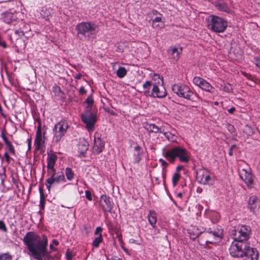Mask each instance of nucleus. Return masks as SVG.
Here are the masks:
<instances>
[{
    "label": "nucleus",
    "instance_id": "obj_53",
    "mask_svg": "<svg viewBox=\"0 0 260 260\" xmlns=\"http://www.w3.org/2000/svg\"><path fill=\"white\" fill-rule=\"evenodd\" d=\"M235 110H236V109L235 107H232L228 110V112L230 114H233L235 111Z\"/></svg>",
    "mask_w": 260,
    "mask_h": 260
},
{
    "label": "nucleus",
    "instance_id": "obj_18",
    "mask_svg": "<svg viewBox=\"0 0 260 260\" xmlns=\"http://www.w3.org/2000/svg\"><path fill=\"white\" fill-rule=\"evenodd\" d=\"M244 256H245V260H258L259 253L256 248H251L248 245L244 252Z\"/></svg>",
    "mask_w": 260,
    "mask_h": 260
},
{
    "label": "nucleus",
    "instance_id": "obj_3",
    "mask_svg": "<svg viewBox=\"0 0 260 260\" xmlns=\"http://www.w3.org/2000/svg\"><path fill=\"white\" fill-rule=\"evenodd\" d=\"M77 35H81L84 37H89L96 35L99 30L98 26L90 22H82L78 23L76 27Z\"/></svg>",
    "mask_w": 260,
    "mask_h": 260
},
{
    "label": "nucleus",
    "instance_id": "obj_61",
    "mask_svg": "<svg viewBox=\"0 0 260 260\" xmlns=\"http://www.w3.org/2000/svg\"><path fill=\"white\" fill-rule=\"evenodd\" d=\"M177 196H178V197L180 198H182V193H180V192L178 193L177 194Z\"/></svg>",
    "mask_w": 260,
    "mask_h": 260
},
{
    "label": "nucleus",
    "instance_id": "obj_13",
    "mask_svg": "<svg viewBox=\"0 0 260 260\" xmlns=\"http://www.w3.org/2000/svg\"><path fill=\"white\" fill-rule=\"evenodd\" d=\"M53 174H51V177L47 179L46 181L45 184L47 188L49 190L52 184L54 183H59L61 181H65V177L63 173H58L56 175L55 170L53 171Z\"/></svg>",
    "mask_w": 260,
    "mask_h": 260
},
{
    "label": "nucleus",
    "instance_id": "obj_10",
    "mask_svg": "<svg viewBox=\"0 0 260 260\" xmlns=\"http://www.w3.org/2000/svg\"><path fill=\"white\" fill-rule=\"evenodd\" d=\"M68 128L69 125L64 120L59 121L55 125L53 132L56 142H57L60 140L61 138L64 136Z\"/></svg>",
    "mask_w": 260,
    "mask_h": 260
},
{
    "label": "nucleus",
    "instance_id": "obj_39",
    "mask_svg": "<svg viewBox=\"0 0 260 260\" xmlns=\"http://www.w3.org/2000/svg\"><path fill=\"white\" fill-rule=\"evenodd\" d=\"M85 103L87 106H92L93 104V100L91 96H89L86 100Z\"/></svg>",
    "mask_w": 260,
    "mask_h": 260
},
{
    "label": "nucleus",
    "instance_id": "obj_42",
    "mask_svg": "<svg viewBox=\"0 0 260 260\" xmlns=\"http://www.w3.org/2000/svg\"><path fill=\"white\" fill-rule=\"evenodd\" d=\"M0 230L4 232L7 231L6 225L2 220H0Z\"/></svg>",
    "mask_w": 260,
    "mask_h": 260
},
{
    "label": "nucleus",
    "instance_id": "obj_40",
    "mask_svg": "<svg viewBox=\"0 0 260 260\" xmlns=\"http://www.w3.org/2000/svg\"><path fill=\"white\" fill-rule=\"evenodd\" d=\"M0 260H11V256L7 253H5L0 255Z\"/></svg>",
    "mask_w": 260,
    "mask_h": 260
},
{
    "label": "nucleus",
    "instance_id": "obj_44",
    "mask_svg": "<svg viewBox=\"0 0 260 260\" xmlns=\"http://www.w3.org/2000/svg\"><path fill=\"white\" fill-rule=\"evenodd\" d=\"M92 106L87 105L86 107V108H85V114H90L91 113L93 112L92 111Z\"/></svg>",
    "mask_w": 260,
    "mask_h": 260
},
{
    "label": "nucleus",
    "instance_id": "obj_32",
    "mask_svg": "<svg viewBox=\"0 0 260 260\" xmlns=\"http://www.w3.org/2000/svg\"><path fill=\"white\" fill-rule=\"evenodd\" d=\"M126 73L127 71L125 68L122 67H119L116 72L117 76L120 78H123L126 75Z\"/></svg>",
    "mask_w": 260,
    "mask_h": 260
},
{
    "label": "nucleus",
    "instance_id": "obj_14",
    "mask_svg": "<svg viewBox=\"0 0 260 260\" xmlns=\"http://www.w3.org/2000/svg\"><path fill=\"white\" fill-rule=\"evenodd\" d=\"M150 95L153 98H163L167 95V92L163 83L153 86Z\"/></svg>",
    "mask_w": 260,
    "mask_h": 260
},
{
    "label": "nucleus",
    "instance_id": "obj_8",
    "mask_svg": "<svg viewBox=\"0 0 260 260\" xmlns=\"http://www.w3.org/2000/svg\"><path fill=\"white\" fill-rule=\"evenodd\" d=\"M251 228L248 225H240L235 230L234 239L246 242L251 235Z\"/></svg>",
    "mask_w": 260,
    "mask_h": 260
},
{
    "label": "nucleus",
    "instance_id": "obj_27",
    "mask_svg": "<svg viewBox=\"0 0 260 260\" xmlns=\"http://www.w3.org/2000/svg\"><path fill=\"white\" fill-rule=\"evenodd\" d=\"M156 17L152 20V27L155 28H160L164 26V22L162 21L161 15Z\"/></svg>",
    "mask_w": 260,
    "mask_h": 260
},
{
    "label": "nucleus",
    "instance_id": "obj_29",
    "mask_svg": "<svg viewBox=\"0 0 260 260\" xmlns=\"http://www.w3.org/2000/svg\"><path fill=\"white\" fill-rule=\"evenodd\" d=\"M152 85H157L158 84L163 83L162 78L158 75L154 74L152 76Z\"/></svg>",
    "mask_w": 260,
    "mask_h": 260
},
{
    "label": "nucleus",
    "instance_id": "obj_49",
    "mask_svg": "<svg viewBox=\"0 0 260 260\" xmlns=\"http://www.w3.org/2000/svg\"><path fill=\"white\" fill-rule=\"evenodd\" d=\"M1 137L4 141V142L6 144L7 142H9V141L8 140L7 138L6 137L4 133H2L1 134Z\"/></svg>",
    "mask_w": 260,
    "mask_h": 260
},
{
    "label": "nucleus",
    "instance_id": "obj_62",
    "mask_svg": "<svg viewBox=\"0 0 260 260\" xmlns=\"http://www.w3.org/2000/svg\"><path fill=\"white\" fill-rule=\"evenodd\" d=\"M50 248L51 249L53 250V245H52V244H50Z\"/></svg>",
    "mask_w": 260,
    "mask_h": 260
},
{
    "label": "nucleus",
    "instance_id": "obj_28",
    "mask_svg": "<svg viewBox=\"0 0 260 260\" xmlns=\"http://www.w3.org/2000/svg\"><path fill=\"white\" fill-rule=\"evenodd\" d=\"M161 133L169 141L171 142L176 141V136L175 134L166 132L165 131V128L161 130Z\"/></svg>",
    "mask_w": 260,
    "mask_h": 260
},
{
    "label": "nucleus",
    "instance_id": "obj_4",
    "mask_svg": "<svg viewBox=\"0 0 260 260\" xmlns=\"http://www.w3.org/2000/svg\"><path fill=\"white\" fill-rule=\"evenodd\" d=\"M172 89L178 96L188 100L194 101L193 96L196 95L191 88L187 85L176 84L172 86Z\"/></svg>",
    "mask_w": 260,
    "mask_h": 260
},
{
    "label": "nucleus",
    "instance_id": "obj_41",
    "mask_svg": "<svg viewBox=\"0 0 260 260\" xmlns=\"http://www.w3.org/2000/svg\"><path fill=\"white\" fill-rule=\"evenodd\" d=\"M152 84V83L151 81H147L143 84V87L144 89H148L149 90L150 87Z\"/></svg>",
    "mask_w": 260,
    "mask_h": 260
},
{
    "label": "nucleus",
    "instance_id": "obj_21",
    "mask_svg": "<svg viewBox=\"0 0 260 260\" xmlns=\"http://www.w3.org/2000/svg\"><path fill=\"white\" fill-rule=\"evenodd\" d=\"M143 154V151L142 147L137 144L134 147V153L133 156V162L135 164L139 163L142 157Z\"/></svg>",
    "mask_w": 260,
    "mask_h": 260
},
{
    "label": "nucleus",
    "instance_id": "obj_30",
    "mask_svg": "<svg viewBox=\"0 0 260 260\" xmlns=\"http://www.w3.org/2000/svg\"><path fill=\"white\" fill-rule=\"evenodd\" d=\"M78 149L80 153H84L88 149L87 142L83 141L80 142L78 146Z\"/></svg>",
    "mask_w": 260,
    "mask_h": 260
},
{
    "label": "nucleus",
    "instance_id": "obj_34",
    "mask_svg": "<svg viewBox=\"0 0 260 260\" xmlns=\"http://www.w3.org/2000/svg\"><path fill=\"white\" fill-rule=\"evenodd\" d=\"M102 241L103 237L102 234H100L93 240L92 243V245L94 247L98 248L99 247V245L102 242Z\"/></svg>",
    "mask_w": 260,
    "mask_h": 260
},
{
    "label": "nucleus",
    "instance_id": "obj_33",
    "mask_svg": "<svg viewBox=\"0 0 260 260\" xmlns=\"http://www.w3.org/2000/svg\"><path fill=\"white\" fill-rule=\"evenodd\" d=\"M65 173L68 180L71 181L74 178V173L70 168H67L65 170Z\"/></svg>",
    "mask_w": 260,
    "mask_h": 260
},
{
    "label": "nucleus",
    "instance_id": "obj_47",
    "mask_svg": "<svg viewBox=\"0 0 260 260\" xmlns=\"http://www.w3.org/2000/svg\"><path fill=\"white\" fill-rule=\"evenodd\" d=\"M66 255H67V257L68 260H72V259L73 255H72V253L70 251H68L67 252Z\"/></svg>",
    "mask_w": 260,
    "mask_h": 260
},
{
    "label": "nucleus",
    "instance_id": "obj_17",
    "mask_svg": "<svg viewBox=\"0 0 260 260\" xmlns=\"http://www.w3.org/2000/svg\"><path fill=\"white\" fill-rule=\"evenodd\" d=\"M239 175L248 187L251 186L253 183V177L250 172L242 169L239 172Z\"/></svg>",
    "mask_w": 260,
    "mask_h": 260
},
{
    "label": "nucleus",
    "instance_id": "obj_36",
    "mask_svg": "<svg viewBox=\"0 0 260 260\" xmlns=\"http://www.w3.org/2000/svg\"><path fill=\"white\" fill-rule=\"evenodd\" d=\"M180 178V174L179 172H176L172 178V181L174 186H176Z\"/></svg>",
    "mask_w": 260,
    "mask_h": 260
},
{
    "label": "nucleus",
    "instance_id": "obj_37",
    "mask_svg": "<svg viewBox=\"0 0 260 260\" xmlns=\"http://www.w3.org/2000/svg\"><path fill=\"white\" fill-rule=\"evenodd\" d=\"M244 132L248 136H251L254 134L253 129L248 125H246L244 129Z\"/></svg>",
    "mask_w": 260,
    "mask_h": 260
},
{
    "label": "nucleus",
    "instance_id": "obj_52",
    "mask_svg": "<svg viewBox=\"0 0 260 260\" xmlns=\"http://www.w3.org/2000/svg\"><path fill=\"white\" fill-rule=\"evenodd\" d=\"M79 92L81 94H83L86 93V90L83 87H81L79 89Z\"/></svg>",
    "mask_w": 260,
    "mask_h": 260
},
{
    "label": "nucleus",
    "instance_id": "obj_24",
    "mask_svg": "<svg viewBox=\"0 0 260 260\" xmlns=\"http://www.w3.org/2000/svg\"><path fill=\"white\" fill-rule=\"evenodd\" d=\"M57 159V155L54 153H48L47 157V170H55L54 166Z\"/></svg>",
    "mask_w": 260,
    "mask_h": 260
},
{
    "label": "nucleus",
    "instance_id": "obj_23",
    "mask_svg": "<svg viewBox=\"0 0 260 260\" xmlns=\"http://www.w3.org/2000/svg\"><path fill=\"white\" fill-rule=\"evenodd\" d=\"M191 239H195L202 233V231L199 229L198 227L194 225H191L187 230Z\"/></svg>",
    "mask_w": 260,
    "mask_h": 260
},
{
    "label": "nucleus",
    "instance_id": "obj_48",
    "mask_svg": "<svg viewBox=\"0 0 260 260\" xmlns=\"http://www.w3.org/2000/svg\"><path fill=\"white\" fill-rule=\"evenodd\" d=\"M236 147V145H233L232 146H231L230 150H229V154L230 155V156H232L233 154V149Z\"/></svg>",
    "mask_w": 260,
    "mask_h": 260
},
{
    "label": "nucleus",
    "instance_id": "obj_16",
    "mask_svg": "<svg viewBox=\"0 0 260 260\" xmlns=\"http://www.w3.org/2000/svg\"><path fill=\"white\" fill-rule=\"evenodd\" d=\"M100 205L104 212H111L113 208V204L110 201V198L105 194L100 197Z\"/></svg>",
    "mask_w": 260,
    "mask_h": 260
},
{
    "label": "nucleus",
    "instance_id": "obj_12",
    "mask_svg": "<svg viewBox=\"0 0 260 260\" xmlns=\"http://www.w3.org/2000/svg\"><path fill=\"white\" fill-rule=\"evenodd\" d=\"M192 82L194 85L210 93L214 92L215 88L206 80L200 77H194Z\"/></svg>",
    "mask_w": 260,
    "mask_h": 260
},
{
    "label": "nucleus",
    "instance_id": "obj_2",
    "mask_svg": "<svg viewBox=\"0 0 260 260\" xmlns=\"http://www.w3.org/2000/svg\"><path fill=\"white\" fill-rule=\"evenodd\" d=\"M163 155L171 163L174 162L176 158H178L182 162L187 163L190 157L188 151L181 146H175L169 149L163 153Z\"/></svg>",
    "mask_w": 260,
    "mask_h": 260
},
{
    "label": "nucleus",
    "instance_id": "obj_56",
    "mask_svg": "<svg viewBox=\"0 0 260 260\" xmlns=\"http://www.w3.org/2000/svg\"><path fill=\"white\" fill-rule=\"evenodd\" d=\"M0 46H2L4 48L6 47V43L4 42H2L0 41Z\"/></svg>",
    "mask_w": 260,
    "mask_h": 260
},
{
    "label": "nucleus",
    "instance_id": "obj_51",
    "mask_svg": "<svg viewBox=\"0 0 260 260\" xmlns=\"http://www.w3.org/2000/svg\"><path fill=\"white\" fill-rule=\"evenodd\" d=\"M46 10L48 11V14H47V15L44 16V18L46 20H49L50 19V17L51 16V13L50 12L49 9V10L46 9Z\"/></svg>",
    "mask_w": 260,
    "mask_h": 260
},
{
    "label": "nucleus",
    "instance_id": "obj_9",
    "mask_svg": "<svg viewBox=\"0 0 260 260\" xmlns=\"http://www.w3.org/2000/svg\"><path fill=\"white\" fill-rule=\"evenodd\" d=\"M204 236L206 238H210V240H206V243H214L220 241L222 238L223 231L220 229H214L212 230L211 228L208 229L205 232Z\"/></svg>",
    "mask_w": 260,
    "mask_h": 260
},
{
    "label": "nucleus",
    "instance_id": "obj_57",
    "mask_svg": "<svg viewBox=\"0 0 260 260\" xmlns=\"http://www.w3.org/2000/svg\"><path fill=\"white\" fill-rule=\"evenodd\" d=\"M53 170H48V173L50 175V177H51V174H53Z\"/></svg>",
    "mask_w": 260,
    "mask_h": 260
},
{
    "label": "nucleus",
    "instance_id": "obj_31",
    "mask_svg": "<svg viewBox=\"0 0 260 260\" xmlns=\"http://www.w3.org/2000/svg\"><path fill=\"white\" fill-rule=\"evenodd\" d=\"M217 8L220 10L224 12H228L229 8L228 5L223 2H219L216 5Z\"/></svg>",
    "mask_w": 260,
    "mask_h": 260
},
{
    "label": "nucleus",
    "instance_id": "obj_20",
    "mask_svg": "<svg viewBox=\"0 0 260 260\" xmlns=\"http://www.w3.org/2000/svg\"><path fill=\"white\" fill-rule=\"evenodd\" d=\"M105 146L104 142L99 137L94 136L93 152L94 154H100Z\"/></svg>",
    "mask_w": 260,
    "mask_h": 260
},
{
    "label": "nucleus",
    "instance_id": "obj_5",
    "mask_svg": "<svg viewBox=\"0 0 260 260\" xmlns=\"http://www.w3.org/2000/svg\"><path fill=\"white\" fill-rule=\"evenodd\" d=\"M208 28L215 32H222L224 31L228 26L226 21L218 16L212 15L209 21Z\"/></svg>",
    "mask_w": 260,
    "mask_h": 260
},
{
    "label": "nucleus",
    "instance_id": "obj_19",
    "mask_svg": "<svg viewBox=\"0 0 260 260\" xmlns=\"http://www.w3.org/2000/svg\"><path fill=\"white\" fill-rule=\"evenodd\" d=\"M182 52V48L177 46L170 47L168 50L169 57L175 60H178L180 58Z\"/></svg>",
    "mask_w": 260,
    "mask_h": 260
},
{
    "label": "nucleus",
    "instance_id": "obj_63",
    "mask_svg": "<svg viewBox=\"0 0 260 260\" xmlns=\"http://www.w3.org/2000/svg\"><path fill=\"white\" fill-rule=\"evenodd\" d=\"M244 75H245V76L247 77V78H249V76H250V75H248L246 73L244 74Z\"/></svg>",
    "mask_w": 260,
    "mask_h": 260
},
{
    "label": "nucleus",
    "instance_id": "obj_55",
    "mask_svg": "<svg viewBox=\"0 0 260 260\" xmlns=\"http://www.w3.org/2000/svg\"><path fill=\"white\" fill-rule=\"evenodd\" d=\"M52 243L53 244H54L55 245H58V244H59V242L57 240H55V239H54L52 241Z\"/></svg>",
    "mask_w": 260,
    "mask_h": 260
},
{
    "label": "nucleus",
    "instance_id": "obj_45",
    "mask_svg": "<svg viewBox=\"0 0 260 260\" xmlns=\"http://www.w3.org/2000/svg\"><path fill=\"white\" fill-rule=\"evenodd\" d=\"M102 231V228L100 226L97 227L94 232V234L96 235H100L101 234Z\"/></svg>",
    "mask_w": 260,
    "mask_h": 260
},
{
    "label": "nucleus",
    "instance_id": "obj_26",
    "mask_svg": "<svg viewBox=\"0 0 260 260\" xmlns=\"http://www.w3.org/2000/svg\"><path fill=\"white\" fill-rule=\"evenodd\" d=\"M148 219L149 223L153 228L156 227V223L157 222V214L155 211L150 210L148 215Z\"/></svg>",
    "mask_w": 260,
    "mask_h": 260
},
{
    "label": "nucleus",
    "instance_id": "obj_15",
    "mask_svg": "<svg viewBox=\"0 0 260 260\" xmlns=\"http://www.w3.org/2000/svg\"><path fill=\"white\" fill-rule=\"evenodd\" d=\"M260 202L255 196H251L248 200V208L254 214H257L260 208Z\"/></svg>",
    "mask_w": 260,
    "mask_h": 260
},
{
    "label": "nucleus",
    "instance_id": "obj_60",
    "mask_svg": "<svg viewBox=\"0 0 260 260\" xmlns=\"http://www.w3.org/2000/svg\"><path fill=\"white\" fill-rule=\"evenodd\" d=\"M11 17H12V14L10 13L8 14L6 16V18H11Z\"/></svg>",
    "mask_w": 260,
    "mask_h": 260
},
{
    "label": "nucleus",
    "instance_id": "obj_7",
    "mask_svg": "<svg viewBox=\"0 0 260 260\" xmlns=\"http://www.w3.org/2000/svg\"><path fill=\"white\" fill-rule=\"evenodd\" d=\"M197 179L199 183L204 185H212L214 179L211 173L206 169H201L196 172Z\"/></svg>",
    "mask_w": 260,
    "mask_h": 260
},
{
    "label": "nucleus",
    "instance_id": "obj_11",
    "mask_svg": "<svg viewBox=\"0 0 260 260\" xmlns=\"http://www.w3.org/2000/svg\"><path fill=\"white\" fill-rule=\"evenodd\" d=\"M81 118L83 122L86 124V128L89 132H92L94 128L95 123L96 121V114L94 112L89 114H82Z\"/></svg>",
    "mask_w": 260,
    "mask_h": 260
},
{
    "label": "nucleus",
    "instance_id": "obj_50",
    "mask_svg": "<svg viewBox=\"0 0 260 260\" xmlns=\"http://www.w3.org/2000/svg\"><path fill=\"white\" fill-rule=\"evenodd\" d=\"M159 161L161 163L162 166H163L164 167H166L168 166V163L162 158L159 159Z\"/></svg>",
    "mask_w": 260,
    "mask_h": 260
},
{
    "label": "nucleus",
    "instance_id": "obj_43",
    "mask_svg": "<svg viewBox=\"0 0 260 260\" xmlns=\"http://www.w3.org/2000/svg\"><path fill=\"white\" fill-rule=\"evenodd\" d=\"M85 197L87 199L90 201H91L92 199L91 197V193L89 190L85 191Z\"/></svg>",
    "mask_w": 260,
    "mask_h": 260
},
{
    "label": "nucleus",
    "instance_id": "obj_35",
    "mask_svg": "<svg viewBox=\"0 0 260 260\" xmlns=\"http://www.w3.org/2000/svg\"><path fill=\"white\" fill-rule=\"evenodd\" d=\"M40 206L41 209H44V205H45V197L42 189H40Z\"/></svg>",
    "mask_w": 260,
    "mask_h": 260
},
{
    "label": "nucleus",
    "instance_id": "obj_25",
    "mask_svg": "<svg viewBox=\"0 0 260 260\" xmlns=\"http://www.w3.org/2000/svg\"><path fill=\"white\" fill-rule=\"evenodd\" d=\"M144 127L149 133H161V130L164 129V127H159L153 123L146 124Z\"/></svg>",
    "mask_w": 260,
    "mask_h": 260
},
{
    "label": "nucleus",
    "instance_id": "obj_22",
    "mask_svg": "<svg viewBox=\"0 0 260 260\" xmlns=\"http://www.w3.org/2000/svg\"><path fill=\"white\" fill-rule=\"evenodd\" d=\"M43 143V134L41 125H39L36 132V139L35 140V149L38 150Z\"/></svg>",
    "mask_w": 260,
    "mask_h": 260
},
{
    "label": "nucleus",
    "instance_id": "obj_54",
    "mask_svg": "<svg viewBox=\"0 0 260 260\" xmlns=\"http://www.w3.org/2000/svg\"><path fill=\"white\" fill-rule=\"evenodd\" d=\"M81 77H82V75L80 73L77 74L75 76V78L78 80L80 79L81 78Z\"/></svg>",
    "mask_w": 260,
    "mask_h": 260
},
{
    "label": "nucleus",
    "instance_id": "obj_64",
    "mask_svg": "<svg viewBox=\"0 0 260 260\" xmlns=\"http://www.w3.org/2000/svg\"><path fill=\"white\" fill-rule=\"evenodd\" d=\"M145 93L146 94H149V90H148V91H146L145 92Z\"/></svg>",
    "mask_w": 260,
    "mask_h": 260
},
{
    "label": "nucleus",
    "instance_id": "obj_6",
    "mask_svg": "<svg viewBox=\"0 0 260 260\" xmlns=\"http://www.w3.org/2000/svg\"><path fill=\"white\" fill-rule=\"evenodd\" d=\"M248 246L246 242L234 239L229 249L230 254L233 257H243Z\"/></svg>",
    "mask_w": 260,
    "mask_h": 260
},
{
    "label": "nucleus",
    "instance_id": "obj_38",
    "mask_svg": "<svg viewBox=\"0 0 260 260\" xmlns=\"http://www.w3.org/2000/svg\"><path fill=\"white\" fill-rule=\"evenodd\" d=\"M6 145L7 148L9 150V152H10L12 153H13V154H14L15 149H14L13 146H12V145L11 144V143H10V141L7 142Z\"/></svg>",
    "mask_w": 260,
    "mask_h": 260
},
{
    "label": "nucleus",
    "instance_id": "obj_59",
    "mask_svg": "<svg viewBox=\"0 0 260 260\" xmlns=\"http://www.w3.org/2000/svg\"><path fill=\"white\" fill-rule=\"evenodd\" d=\"M182 169V166H178L177 167V172H178L180 170H181V169Z\"/></svg>",
    "mask_w": 260,
    "mask_h": 260
},
{
    "label": "nucleus",
    "instance_id": "obj_46",
    "mask_svg": "<svg viewBox=\"0 0 260 260\" xmlns=\"http://www.w3.org/2000/svg\"><path fill=\"white\" fill-rule=\"evenodd\" d=\"M255 64L256 67L260 68V57L254 58Z\"/></svg>",
    "mask_w": 260,
    "mask_h": 260
},
{
    "label": "nucleus",
    "instance_id": "obj_1",
    "mask_svg": "<svg viewBox=\"0 0 260 260\" xmlns=\"http://www.w3.org/2000/svg\"><path fill=\"white\" fill-rule=\"evenodd\" d=\"M24 242L30 252V255L37 260H45L50 256L47 250V238L45 236H40L33 232H28L23 239Z\"/></svg>",
    "mask_w": 260,
    "mask_h": 260
},
{
    "label": "nucleus",
    "instance_id": "obj_58",
    "mask_svg": "<svg viewBox=\"0 0 260 260\" xmlns=\"http://www.w3.org/2000/svg\"><path fill=\"white\" fill-rule=\"evenodd\" d=\"M110 260H122L121 258H118L117 257H113V258H112Z\"/></svg>",
    "mask_w": 260,
    "mask_h": 260
}]
</instances>
